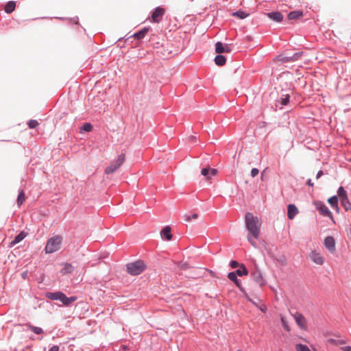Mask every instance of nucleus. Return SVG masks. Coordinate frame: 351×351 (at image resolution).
Returning <instances> with one entry per match:
<instances>
[{"label": "nucleus", "instance_id": "nucleus-1", "mask_svg": "<svg viewBox=\"0 0 351 351\" xmlns=\"http://www.w3.org/2000/svg\"><path fill=\"white\" fill-rule=\"evenodd\" d=\"M245 223L249 234H247V241L254 246L256 247V243L254 241L252 238L258 239L260 234V229L261 227V220L254 216L251 213H247L245 215Z\"/></svg>", "mask_w": 351, "mask_h": 351}, {"label": "nucleus", "instance_id": "nucleus-2", "mask_svg": "<svg viewBox=\"0 0 351 351\" xmlns=\"http://www.w3.org/2000/svg\"><path fill=\"white\" fill-rule=\"evenodd\" d=\"M62 243V237L60 236H55L50 238L46 244L45 251L47 254H51L57 252L60 249Z\"/></svg>", "mask_w": 351, "mask_h": 351}, {"label": "nucleus", "instance_id": "nucleus-3", "mask_svg": "<svg viewBox=\"0 0 351 351\" xmlns=\"http://www.w3.org/2000/svg\"><path fill=\"white\" fill-rule=\"evenodd\" d=\"M128 272L133 276L139 275L146 268V265L143 261H137L128 263L126 265Z\"/></svg>", "mask_w": 351, "mask_h": 351}, {"label": "nucleus", "instance_id": "nucleus-4", "mask_svg": "<svg viewBox=\"0 0 351 351\" xmlns=\"http://www.w3.org/2000/svg\"><path fill=\"white\" fill-rule=\"evenodd\" d=\"M125 161V154H120L117 160L110 164V165L108 166L105 169L106 174H111L115 172L124 162Z\"/></svg>", "mask_w": 351, "mask_h": 351}, {"label": "nucleus", "instance_id": "nucleus-5", "mask_svg": "<svg viewBox=\"0 0 351 351\" xmlns=\"http://www.w3.org/2000/svg\"><path fill=\"white\" fill-rule=\"evenodd\" d=\"M314 205L316 207V208L319 210V213L322 215L327 216L331 219H333L332 213H330L328 207L322 202L316 201L314 202Z\"/></svg>", "mask_w": 351, "mask_h": 351}, {"label": "nucleus", "instance_id": "nucleus-6", "mask_svg": "<svg viewBox=\"0 0 351 351\" xmlns=\"http://www.w3.org/2000/svg\"><path fill=\"white\" fill-rule=\"evenodd\" d=\"M324 246L331 253L333 254L336 251V243L332 237H326L324 241Z\"/></svg>", "mask_w": 351, "mask_h": 351}, {"label": "nucleus", "instance_id": "nucleus-7", "mask_svg": "<svg viewBox=\"0 0 351 351\" xmlns=\"http://www.w3.org/2000/svg\"><path fill=\"white\" fill-rule=\"evenodd\" d=\"M165 14V10L162 8H156L152 14V20L154 23H159Z\"/></svg>", "mask_w": 351, "mask_h": 351}, {"label": "nucleus", "instance_id": "nucleus-8", "mask_svg": "<svg viewBox=\"0 0 351 351\" xmlns=\"http://www.w3.org/2000/svg\"><path fill=\"white\" fill-rule=\"evenodd\" d=\"M309 257L311 261L317 265H322L324 263V258L317 251L311 252L309 254Z\"/></svg>", "mask_w": 351, "mask_h": 351}, {"label": "nucleus", "instance_id": "nucleus-9", "mask_svg": "<svg viewBox=\"0 0 351 351\" xmlns=\"http://www.w3.org/2000/svg\"><path fill=\"white\" fill-rule=\"evenodd\" d=\"M293 317L297 324L301 329H306V319L303 315H302L300 313H296L295 314L293 315Z\"/></svg>", "mask_w": 351, "mask_h": 351}, {"label": "nucleus", "instance_id": "nucleus-10", "mask_svg": "<svg viewBox=\"0 0 351 351\" xmlns=\"http://www.w3.org/2000/svg\"><path fill=\"white\" fill-rule=\"evenodd\" d=\"M217 170L214 168H210L209 166L204 167L201 171V174L206 177L207 180H210L212 176H216Z\"/></svg>", "mask_w": 351, "mask_h": 351}, {"label": "nucleus", "instance_id": "nucleus-11", "mask_svg": "<svg viewBox=\"0 0 351 351\" xmlns=\"http://www.w3.org/2000/svg\"><path fill=\"white\" fill-rule=\"evenodd\" d=\"M252 276L254 280L258 283L260 286H263L265 285V280L262 276L261 271L256 270L254 273H252Z\"/></svg>", "mask_w": 351, "mask_h": 351}, {"label": "nucleus", "instance_id": "nucleus-12", "mask_svg": "<svg viewBox=\"0 0 351 351\" xmlns=\"http://www.w3.org/2000/svg\"><path fill=\"white\" fill-rule=\"evenodd\" d=\"M298 213L297 207L293 204H289L287 208V216L289 219H293Z\"/></svg>", "mask_w": 351, "mask_h": 351}, {"label": "nucleus", "instance_id": "nucleus-13", "mask_svg": "<svg viewBox=\"0 0 351 351\" xmlns=\"http://www.w3.org/2000/svg\"><path fill=\"white\" fill-rule=\"evenodd\" d=\"M267 15L269 19L276 22H280L283 19L282 14L279 12H269Z\"/></svg>", "mask_w": 351, "mask_h": 351}, {"label": "nucleus", "instance_id": "nucleus-14", "mask_svg": "<svg viewBox=\"0 0 351 351\" xmlns=\"http://www.w3.org/2000/svg\"><path fill=\"white\" fill-rule=\"evenodd\" d=\"M59 300L61 301L64 305H69L71 302L75 301L76 298L75 297L68 298L66 296V295L64 293H62V294L60 296Z\"/></svg>", "mask_w": 351, "mask_h": 351}, {"label": "nucleus", "instance_id": "nucleus-15", "mask_svg": "<svg viewBox=\"0 0 351 351\" xmlns=\"http://www.w3.org/2000/svg\"><path fill=\"white\" fill-rule=\"evenodd\" d=\"M27 236V234L24 232H21V233H19L15 238L10 243V247H13L14 245H15L16 244L19 243V242H21L22 240H23L25 237Z\"/></svg>", "mask_w": 351, "mask_h": 351}, {"label": "nucleus", "instance_id": "nucleus-16", "mask_svg": "<svg viewBox=\"0 0 351 351\" xmlns=\"http://www.w3.org/2000/svg\"><path fill=\"white\" fill-rule=\"evenodd\" d=\"M161 235L164 237L167 241H170L172 239L170 226H165L161 232Z\"/></svg>", "mask_w": 351, "mask_h": 351}, {"label": "nucleus", "instance_id": "nucleus-17", "mask_svg": "<svg viewBox=\"0 0 351 351\" xmlns=\"http://www.w3.org/2000/svg\"><path fill=\"white\" fill-rule=\"evenodd\" d=\"M148 31H149V28L145 27V28L142 29L141 30H140L139 32L135 33L133 36L134 38H136L137 40H141L145 37V36L147 34Z\"/></svg>", "mask_w": 351, "mask_h": 351}, {"label": "nucleus", "instance_id": "nucleus-18", "mask_svg": "<svg viewBox=\"0 0 351 351\" xmlns=\"http://www.w3.org/2000/svg\"><path fill=\"white\" fill-rule=\"evenodd\" d=\"M74 269L73 266L70 263H65L64 265V267L61 269V274H71Z\"/></svg>", "mask_w": 351, "mask_h": 351}, {"label": "nucleus", "instance_id": "nucleus-19", "mask_svg": "<svg viewBox=\"0 0 351 351\" xmlns=\"http://www.w3.org/2000/svg\"><path fill=\"white\" fill-rule=\"evenodd\" d=\"M62 292L57 291V292H48L46 293V297L52 300H59L60 296Z\"/></svg>", "mask_w": 351, "mask_h": 351}, {"label": "nucleus", "instance_id": "nucleus-20", "mask_svg": "<svg viewBox=\"0 0 351 351\" xmlns=\"http://www.w3.org/2000/svg\"><path fill=\"white\" fill-rule=\"evenodd\" d=\"M16 7V3L13 1H9L5 6V11L6 13L10 14L14 10Z\"/></svg>", "mask_w": 351, "mask_h": 351}, {"label": "nucleus", "instance_id": "nucleus-21", "mask_svg": "<svg viewBox=\"0 0 351 351\" xmlns=\"http://www.w3.org/2000/svg\"><path fill=\"white\" fill-rule=\"evenodd\" d=\"M237 276L235 272H230L228 277L231 281H233L238 287H240L241 281L237 278Z\"/></svg>", "mask_w": 351, "mask_h": 351}, {"label": "nucleus", "instance_id": "nucleus-22", "mask_svg": "<svg viewBox=\"0 0 351 351\" xmlns=\"http://www.w3.org/2000/svg\"><path fill=\"white\" fill-rule=\"evenodd\" d=\"M303 15L302 12L301 11H293L289 13L288 14V19L289 20H295Z\"/></svg>", "mask_w": 351, "mask_h": 351}, {"label": "nucleus", "instance_id": "nucleus-23", "mask_svg": "<svg viewBox=\"0 0 351 351\" xmlns=\"http://www.w3.org/2000/svg\"><path fill=\"white\" fill-rule=\"evenodd\" d=\"M226 58L222 55H217L215 58V62L218 66H223L226 63Z\"/></svg>", "mask_w": 351, "mask_h": 351}, {"label": "nucleus", "instance_id": "nucleus-24", "mask_svg": "<svg viewBox=\"0 0 351 351\" xmlns=\"http://www.w3.org/2000/svg\"><path fill=\"white\" fill-rule=\"evenodd\" d=\"M235 273L237 274V275L239 276H247V274H248V271L246 269V267L244 266V265H240V269H237Z\"/></svg>", "mask_w": 351, "mask_h": 351}, {"label": "nucleus", "instance_id": "nucleus-25", "mask_svg": "<svg viewBox=\"0 0 351 351\" xmlns=\"http://www.w3.org/2000/svg\"><path fill=\"white\" fill-rule=\"evenodd\" d=\"M340 200L348 198L347 193L343 186H340L337 191Z\"/></svg>", "mask_w": 351, "mask_h": 351}, {"label": "nucleus", "instance_id": "nucleus-26", "mask_svg": "<svg viewBox=\"0 0 351 351\" xmlns=\"http://www.w3.org/2000/svg\"><path fill=\"white\" fill-rule=\"evenodd\" d=\"M341 204L346 211L351 208V203L350 202L348 198L341 199Z\"/></svg>", "mask_w": 351, "mask_h": 351}, {"label": "nucleus", "instance_id": "nucleus-27", "mask_svg": "<svg viewBox=\"0 0 351 351\" xmlns=\"http://www.w3.org/2000/svg\"><path fill=\"white\" fill-rule=\"evenodd\" d=\"M300 56V55L298 53L293 54V56H287V57H285L282 59V60L285 62H289V61H295V60H297L299 57Z\"/></svg>", "mask_w": 351, "mask_h": 351}, {"label": "nucleus", "instance_id": "nucleus-28", "mask_svg": "<svg viewBox=\"0 0 351 351\" xmlns=\"http://www.w3.org/2000/svg\"><path fill=\"white\" fill-rule=\"evenodd\" d=\"M25 200V193H24L23 191H20V193L18 195V198H17L18 206H20L21 205H22V204L24 202Z\"/></svg>", "mask_w": 351, "mask_h": 351}, {"label": "nucleus", "instance_id": "nucleus-29", "mask_svg": "<svg viewBox=\"0 0 351 351\" xmlns=\"http://www.w3.org/2000/svg\"><path fill=\"white\" fill-rule=\"evenodd\" d=\"M232 16L238 17L241 19H243L248 16V14L244 12L243 11L239 10L232 13Z\"/></svg>", "mask_w": 351, "mask_h": 351}, {"label": "nucleus", "instance_id": "nucleus-30", "mask_svg": "<svg viewBox=\"0 0 351 351\" xmlns=\"http://www.w3.org/2000/svg\"><path fill=\"white\" fill-rule=\"evenodd\" d=\"M215 51L217 53H224V45L221 42H217L215 44Z\"/></svg>", "mask_w": 351, "mask_h": 351}, {"label": "nucleus", "instance_id": "nucleus-31", "mask_svg": "<svg viewBox=\"0 0 351 351\" xmlns=\"http://www.w3.org/2000/svg\"><path fill=\"white\" fill-rule=\"evenodd\" d=\"M27 326L32 331L34 332V333L36 334H41L43 333V330L40 327H36V326H32L31 324H27Z\"/></svg>", "mask_w": 351, "mask_h": 351}, {"label": "nucleus", "instance_id": "nucleus-32", "mask_svg": "<svg viewBox=\"0 0 351 351\" xmlns=\"http://www.w3.org/2000/svg\"><path fill=\"white\" fill-rule=\"evenodd\" d=\"M328 342L335 346H341L345 343V341L343 339H329Z\"/></svg>", "mask_w": 351, "mask_h": 351}, {"label": "nucleus", "instance_id": "nucleus-33", "mask_svg": "<svg viewBox=\"0 0 351 351\" xmlns=\"http://www.w3.org/2000/svg\"><path fill=\"white\" fill-rule=\"evenodd\" d=\"M295 350L296 351H311L307 346L301 343H298L295 345Z\"/></svg>", "mask_w": 351, "mask_h": 351}, {"label": "nucleus", "instance_id": "nucleus-34", "mask_svg": "<svg viewBox=\"0 0 351 351\" xmlns=\"http://www.w3.org/2000/svg\"><path fill=\"white\" fill-rule=\"evenodd\" d=\"M328 202L334 208L338 204V197L335 195L332 196L328 199Z\"/></svg>", "mask_w": 351, "mask_h": 351}, {"label": "nucleus", "instance_id": "nucleus-35", "mask_svg": "<svg viewBox=\"0 0 351 351\" xmlns=\"http://www.w3.org/2000/svg\"><path fill=\"white\" fill-rule=\"evenodd\" d=\"M184 221H186V222H189V221H191V219H197V218H198V214H197V213H194V214H193L191 216L188 215H185L184 216Z\"/></svg>", "mask_w": 351, "mask_h": 351}, {"label": "nucleus", "instance_id": "nucleus-36", "mask_svg": "<svg viewBox=\"0 0 351 351\" xmlns=\"http://www.w3.org/2000/svg\"><path fill=\"white\" fill-rule=\"evenodd\" d=\"M93 129V126L90 123H86L85 124L83 125V126L82 127V130H83L84 131H86V132H90Z\"/></svg>", "mask_w": 351, "mask_h": 351}, {"label": "nucleus", "instance_id": "nucleus-37", "mask_svg": "<svg viewBox=\"0 0 351 351\" xmlns=\"http://www.w3.org/2000/svg\"><path fill=\"white\" fill-rule=\"evenodd\" d=\"M280 319H281V322H282V324L284 328L288 332L290 331V328H289L287 321L285 320V317L282 316Z\"/></svg>", "mask_w": 351, "mask_h": 351}, {"label": "nucleus", "instance_id": "nucleus-38", "mask_svg": "<svg viewBox=\"0 0 351 351\" xmlns=\"http://www.w3.org/2000/svg\"><path fill=\"white\" fill-rule=\"evenodd\" d=\"M27 124L29 128H35L38 125V123L36 120H30Z\"/></svg>", "mask_w": 351, "mask_h": 351}, {"label": "nucleus", "instance_id": "nucleus-39", "mask_svg": "<svg viewBox=\"0 0 351 351\" xmlns=\"http://www.w3.org/2000/svg\"><path fill=\"white\" fill-rule=\"evenodd\" d=\"M178 267L181 270H186L189 267V266L186 263H180L178 265Z\"/></svg>", "mask_w": 351, "mask_h": 351}, {"label": "nucleus", "instance_id": "nucleus-40", "mask_svg": "<svg viewBox=\"0 0 351 351\" xmlns=\"http://www.w3.org/2000/svg\"><path fill=\"white\" fill-rule=\"evenodd\" d=\"M259 173V170L257 168H253L251 170V176L252 178L256 177Z\"/></svg>", "mask_w": 351, "mask_h": 351}, {"label": "nucleus", "instance_id": "nucleus-41", "mask_svg": "<svg viewBox=\"0 0 351 351\" xmlns=\"http://www.w3.org/2000/svg\"><path fill=\"white\" fill-rule=\"evenodd\" d=\"M289 95H287L285 98L282 99L281 104L285 106L289 103Z\"/></svg>", "mask_w": 351, "mask_h": 351}, {"label": "nucleus", "instance_id": "nucleus-42", "mask_svg": "<svg viewBox=\"0 0 351 351\" xmlns=\"http://www.w3.org/2000/svg\"><path fill=\"white\" fill-rule=\"evenodd\" d=\"M230 266L232 268H236L238 266H239V264L237 261H233L230 263Z\"/></svg>", "mask_w": 351, "mask_h": 351}, {"label": "nucleus", "instance_id": "nucleus-43", "mask_svg": "<svg viewBox=\"0 0 351 351\" xmlns=\"http://www.w3.org/2000/svg\"><path fill=\"white\" fill-rule=\"evenodd\" d=\"M341 349L343 351H351V346H346L344 347H341Z\"/></svg>", "mask_w": 351, "mask_h": 351}, {"label": "nucleus", "instance_id": "nucleus-44", "mask_svg": "<svg viewBox=\"0 0 351 351\" xmlns=\"http://www.w3.org/2000/svg\"><path fill=\"white\" fill-rule=\"evenodd\" d=\"M59 350V346H53L49 351H58Z\"/></svg>", "mask_w": 351, "mask_h": 351}, {"label": "nucleus", "instance_id": "nucleus-45", "mask_svg": "<svg viewBox=\"0 0 351 351\" xmlns=\"http://www.w3.org/2000/svg\"><path fill=\"white\" fill-rule=\"evenodd\" d=\"M230 52V49L228 45H224V53H229Z\"/></svg>", "mask_w": 351, "mask_h": 351}, {"label": "nucleus", "instance_id": "nucleus-46", "mask_svg": "<svg viewBox=\"0 0 351 351\" xmlns=\"http://www.w3.org/2000/svg\"><path fill=\"white\" fill-rule=\"evenodd\" d=\"M323 175V172L322 171H319L317 173V176H316V178L318 179L319 178L322 176Z\"/></svg>", "mask_w": 351, "mask_h": 351}, {"label": "nucleus", "instance_id": "nucleus-47", "mask_svg": "<svg viewBox=\"0 0 351 351\" xmlns=\"http://www.w3.org/2000/svg\"><path fill=\"white\" fill-rule=\"evenodd\" d=\"M306 184H307L308 186H313V182H311V179H309V180H307Z\"/></svg>", "mask_w": 351, "mask_h": 351}, {"label": "nucleus", "instance_id": "nucleus-48", "mask_svg": "<svg viewBox=\"0 0 351 351\" xmlns=\"http://www.w3.org/2000/svg\"><path fill=\"white\" fill-rule=\"evenodd\" d=\"M333 208H334V209H335L337 213H339V206H338V204H337V206H335Z\"/></svg>", "mask_w": 351, "mask_h": 351}, {"label": "nucleus", "instance_id": "nucleus-49", "mask_svg": "<svg viewBox=\"0 0 351 351\" xmlns=\"http://www.w3.org/2000/svg\"><path fill=\"white\" fill-rule=\"evenodd\" d=\"M123 350H126V349H127V347H126V346H123Z\"/></svg>", "mask_w": 351, "mask_h": 351}, {"label": "nucleus", "instance_id": "nucleus-50", "mask_svg": "<svg viewBox=\"0 0 351 351\" xmlns=\"http://www.w3.org/2000/svg\"><path fill=\"white\" fill-rule=\"evenodd\" d=\"M237 351H242V350H237Z\"/></svg>", "mask_w": 351, "mask_h": 351}, {"label": "nucleus", "instance_id": "nucleus-51", "mask_svg": "<svg viewBox=\"0 0 351 351\" xmlns=\"http://www.w3.org/2000/svg\"><path fill=\"white\" fill-rule=\"evenodd\" d=\"M350 161H351V158H350Z\"/></svg>", "mask_w": 351, "mask_h": 351}]
</instances>
